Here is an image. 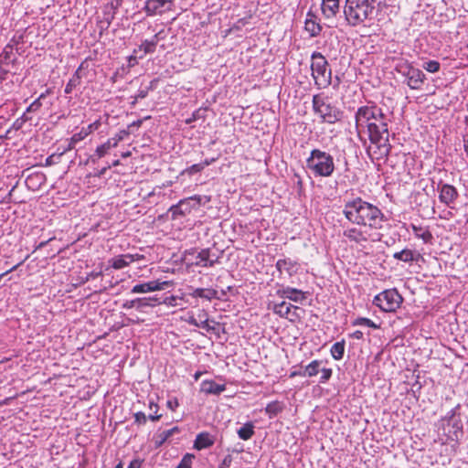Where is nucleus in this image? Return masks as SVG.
<instances>
[{"label":"nucleus","instance_id":"obj_50","mask_svg":"<svg viewBox=\"0 0 468 468\" xmlns=\"http://www.w3.org/2000/svg\"><path fill=\"white\" fill-rule=\"evenodd\" d=\"M232 463V457L231 455H227L224 457L220 464L218 465V468H229Z\"/></svg>","mask_w":468,"mask_h":468},{"label":"nucleus","instance_id":"obj_59","mask_svg":"<svg viewBox=\"0 0 468 468\" xmlns=\"http://www.w3.org/2000/svg\"><path fill=\"white\" fill-rule=\"evenodd\" d=\"M363 335H363V332H361V331H359V330L355 331V332L351 335V336H352L353 338H356V339H362V338H363Z\"/></svg>","mask_w":468,"mask_h":468},{"label":"nucleus","instance_id":"obj_33","mask_svg":"<svg viewBox=\"0 0 468 468\" xmlns=\"http://www.w3.org/2000/svg\"><path fill=\"white\" fill-rule=\"evenodd\" d=\"M177 432H179V429L177 427H174L172 429L165 430V431H162L161 433H159L156 436V439L154 441L155 446L156 447L162 446L166 441H168V439L173 434L177 433Z\"/></svg>","mask_w":468,"mask_h":468},{"label":"nucleus","instance_id":"obj_48","mask_svg":"<svg viewBox=\"0 0 468 468\" xmlns=\"http://www.w3.org/2000/svg\"><path fill=\"white\" fill-rule=\"evenodd\" d=\"M178 406L179 402L176 398H171L166 402V407L172 411H175L178 408Z\"/></svg>","mask_w":468,"mask_h":468},{"label":"nucleus","instance_id":"obj_16","mask_svg":"<svg viewBox=\"0 0 468 468\" xmlns=\"http://www.w3.org/2000/svg\"><path fill=\"white\" fill-rule=\"evenodd\" d=\"M159 41L158 34L154 35L151 39H145L142 44L133 49V53L139 55V58H143L146 54L154 53Z\"/></svg>","mask_w":468,"mask_h":468},{"label":"nucleus","instance_id":"obj_15","mask_svg":"<svg viewBox=\"0 0 468 468\" xmlns=\"http://www.w3.org/2000/svg\"><path fill=\"white\" fill-rule=\"evenodd\" d=\"M308 169L314 176H322V151L313 150L311 156L306 161Z\"/></svg>","mask_w":468,"mask_h":468},{"label":"nucleus","instance_id":"obj_14","mask_svg":"<svg viewBox=\"0 0 468 468\" xmlns=\"http://www.w3.org/2000/svg\"><path fill=\"white\" fill-rule=\"evenodd\" d=\"M169 284L168 282H160L158 280L150 281L144 283H140L134 285L131 292L132 293H146L155 291H161L164 290L167 285Z\"/></svg>","mask_w":468,"mask_h":468},{"label":"nucleus","instance_id":"obj_1","mask_svg":"<svg viewBox=\"0 0 468 468\" xmlns=\"http://www.w3.org/2000/svg\"><path fill=\"white\" fill-rule=\"evenodd\" d=\"M343 213L353 224L363 225L374 229H380L385 221L381 210L360 197H356L345 205Z\"/></svg>","mask_w":468,"mask_h":468},{"label":"nucleus","instance_id":"obj_22","mask_svg":"<svg viewBox=\"0 0 468 468\" xmlns=\"http://www.w3.org/2000/svg\"><path fill=\"white\" fill-rule=\"evenodd\" d=\"M344 237H346L349 241L356 242V244H362L367 241V237L366 234L359 229L356 228H348L344 230Z\"/></svg>","mask_w":468,"mask_h":468},{"label":"nucleus","instance_id":"obj_32","mask_svg":"<svg viewBox=\"0 0 468 468\" xmlns=\"http://www.w3.org/2000/svg\"><path fill=\"white\" fill-rule=\"evenodd\" d=\"M85 139V133L84 132H79L74 133L69 139L68 145L59 153V155H63L65 153L72 150L75 145L80 143V141Z\"/></svg>","mask_w":468,"mask_h":468},{"label":"nucleus","instance_id":"obj_11","mask_svg":"<svg viewBox=\"0 0 468 468\" xmlns=\"http://www.w3.org/2000/svg\"><path fill=\"white\" fill-rule=\"evenodd\" d=\"M175 0H147L144 5V11L148 16H155L170 11L174 5Z\"/></svg>","mask_w":468,"mask_h":468},{"label":"nucleus","instance_id":"obj_27","mask_svg":"<svg viewBox=\"0 0 468 468\" xmlns=\"http://www.w3.org/2000/svg\"><path fill=\"white\" fill-rule=\"evenodd\" d=\"M341 114L337 108L324 103V122L334 123L340 119Z\"/></svg>","mask_w":468,"mask_h":468},{"label":"nucleus","instance_id":"obj_25","mask_svg":"<svg viewBox=\"0 0 468 468\" xmlns=\"http://www.w3.org/2000/svg\"><path fill=\"white\" fill-rule=\"evenodd\" d=\"M420 254L410 249H404L400 251L395 252L393 258L395 260L410 263L418 260Z\"/></svg>","mask_w":468,"mask_h":468},{"label":"nucleus","instance_id":"obj_54","mask_svg":"<svg viewBox=\"0 0 468 468\" xmlns=\"http://www.w3.org/2000/svg\"><path fill=\"white\" fill-rule=\"evenodd\" d=\"M9 69L0 64V83L5 80Z\"/></svg>","mask_w":468,"mask_h":468},{"label":"nucleus","instance_id":"obj_17","mask_svg":"<svg viewBox=\"0 0 468 468\" xmlns=\"http://www.w3.org/2000/svg\"><path fill=\"white\" fill-rule=\"evenodd\" d=\"M218 262V257L211 254L209 249L201 250L196 256L195 264L202 267H212Z\"/></svg>","mask_w":468,"mask_h":468},{"label":"nucleus","instance_id":"obj_21","mask_svg":"<svg viewBox=\"0 0 468 468\" xmlns=\"http://www.w3.org/2000/svg\"><path fill=\"white\" fill-rule=\"evenodd\" d=\"M215 443V437L208 432H200L194 441V448L200 451L211 447Z\"/></svg>","mask_w":468,"mask_h":468},{"label":"nucleus","instance_id":"obj_56","mask_svg":"<svg viewBox=\"0 0 468 468\" xmlns=\"http://www.w3.org/2000/svg\"><path fill=\"white\" fill-rule=\"evenodd\" d=\"M197 327H200V328L205 329L207 331H209L211 329V327L209 326L207 319L200 320L198 322V324H197Z\"/></svg>","mask_w":468,"mask_h":468},{"label":"nucleus","instance_id":"obj_30","mask_svg":"<svg viewBox=\"0 0 468 468\" xmlns=\"http://www.w3.org/2000/svg\"><path fill=\"white\" fill-rule=\"evenodd\" d=\"M237 433H238V436L239 439H241L243 441L250 440L254 434L253 423L250 421L245 423L237 431Z\"/></svg>","mask_w":468,"mask_h":468},{"label":"nucleus","instance_id":"obj_53","mask_svg":"<svg viewBox=\"0 0 468 468\" xmlns=\"http://www.w3.org/2000/svg\"><path fill=\"white\" fill-rule=\"evenodd\" d=\"M266 412L269 414H276L278 412L277 404L276 403H270L267 405L265 409Z\"/></svg>","mask_w":468,"mask_h":468},{"label":"nucleus","instance_id":"obj_43","mask_svg":"<svg viewBox=\"0 0 468 468\" xmlns=\"http://www.w3.org/2000/svg\"><path fill=\"white\" fill-rule=\"evenodd\" d=\"M203 169L204 168H203L201 163L195 164V165H192L191 166L187 167L186 169H185L183 171V174H187L189 176H192L194 174L201 172Z\"/></svg>","mask_w":468,"mask_h":468},{"label":"nucleus","instance_id":"obj_63","mask_svg":"<svg viewBox=\"0 0 468 468\" xmlns=\"http://www.w3.org/2000/svg\"><path fill=\"white\" fill-rule=\"evenodd\" d=\"M186 322L191 324V325H194V326H197L198 324V321L194 317V316H190Z\"/></svg>","mask_w":468,"mask_h":468},{"label":"nucleus","instance_id":"obj_44","mask_svg":"<svg viewBox=\"0 0 468 468\" xmlns=\"http://www.w3.org/2000/svg\"><path fill=\"white\" fill-rule=\"evenodd\" d=\"M133 418L134 423H136L137 425H144L148 419V417L143 411H138L134 413Z\"/></svg>","mask_w":468,"mask_h":468},{"label":"nucleus","instance_id":"obj_45","mask_svg":"<svg viewBox=\"0 0 468 468\" xmlns=\"http://www.w3.org/2000/svg\"><path fill=\"white\" fill-rule=\"evenodd\" d=\"M42 107V101L37 98L26 110V112H36Z\"/></svg>","mask_w":468,"mask_h":468},{"label":"nucleus","instance_id":"obj_3","mask_svg":"<svg viewBox=\"0 0 468 468\" xmlns=\"http://www.w3.org/2000/svg\"><path fill=\"white\" fill-rule=\"evenodd\" d=\"M377 0H346L344 14L351 26H357L371 19Z\"/></svg>","mask_w":468,"mask_h":468},{"label":"nucleus","instance_id":"obj_62","mask_svg":"<svg viewBox=\"0 0 468 468\" xmlns=\"http://www.w3.org/2000/svg\"><path fill=\"white\" fill-rule=\"evenodd\" d=\"M125 308H132V307H137V304H136V302H135V299L134 300H132V301H129V302H126L123 305Z\"/></svg>","mask_w":468,"mask_h":468},{"label":"nucleus","instance_id":"obj_31","mask_svg":"<svg viewBox=\"0 0 468 468\" xmlns=\"http://www.w3.org/2000/svg\"><path fill=\"white\" fill-rule=\"evenodd\" d=\"M314 16L310 13L305 20L304 28L311 36H315L320 33L322 27L319 23H316L314 19Z\"/></svg>","mask_w":468,"mask_h":468},{"label":"nucleus","instance_id":"obj_57","mask_svg":"<svg viewBox=\"0 0 468 468\" xmlns=\"http://www.w3.org/2000/svg\"><path fill=\"white\" fill-rule=\"evenodd\" d=\"M37 179V180H42L43 179V175H36V176H29L26 182L28 184L30 181L34 180V179Z\"/></svg>","mask_w":468,"mask_h":468},{"label":"nucleus","instance_id":"obj_23","mask_svg":"<svg viewBox=\"0 0 468 468\" xmlns=\"http://www.w3.org/2000/svg\"><path fill=\"white\" fill-rule=\"evenodd\" d=\"M16 61V58L14 54L13 46L7 44L0 53V64L8 68L9 65H14Z\"/></svg>","mask_w":468,"mask_h":468},{"label":"nucleus","instance_id":"obj_19","mask_svg":"<svg viewBox=\"0 0 468 468\" xmlns=\"http://www.w3.org/2000/svg\"><path fill=\"white\" fill-rule=\"evenodd\" d=\"M119 142L120 138H110L102 144L97 146L95 154L90 157L91 161L95 163L97 159L103 157L110 149L116 147Z\"/></svg>","mask_w":468,"mask_h":468},{"label":"nucleus","instance_id":"obj_20","mask_svg":"<svg viewBox=\"0 0 468 468\" xmlns=\"http://www.w3.org/2000/svg\"><path fill=\"white\" fill-rule=\"evenodd\" d=\"M200 390L207 395H219L226 390V385L218 384L213 380H204L201 382Z\"/></svg>","mask_w":468,"mask_h":468},{"label":"nucleus","instance_id":"obj_64","mask_svg":"<svg viewBox=\"0 0 468 468\" xmlns=\"http://www.w3.org/2000/svg\"><path fill=\"white\" fill-rule=\"evenodd\" d=\"M214 161H215V159H214V158H211V159H205V160L201 163V165H202L203 168H205L206 166L210 165Z\"/></svg>","mask_w":468,"mask_h":468},{"label":"nucleus","instance_id":"obj_2","mask_svg":"<svg viewBox=\"0 0 468 468\" xmlns=\"http://www.w3.org/2000/svg\"><path fill=\"white\" fill-rule=\"evenodd\" d=\"M388 121L380 108V116H377L376 121H371L367 127L370 141L367 152L371 160H381L389 154L391 144H389Z\"/></svg>","mask_w":468,"mask_h":468},{"label":"nucleus","instance_id":"obj_6","mask_svg":"<svg viewBox=\"0 0 468 468\" xmlns=\"http://www.w3.org/2000/svg\"><path fill=\"white\" fill-rule=\"evenodd\" d=\"M403 301L396 289L385 290L375 296L373 303L383 312H395Z\"/></svg>","mask_w":468,"mask_h":468},{"label":"nucleus","instance_id":"obj_26","mask_svg":"<svg viewBox=\"0 0 468 468\" xmlns=\"http://www.w3.org/2000/svg\"><path fill=\"white\" fill-rule=\"evenodd\" d=\"M193 298H203L208 301L218 298V292L212 288H197L189 293Z\"/></svg>","mask_w":468,"mask_h":468},{"label":"nucleus","instance_id":"obj_18","mask_svg":"<svg viewBox=\"0 0 468 468\" xmlns=\"http://www.w3.org/2000/svg\"><path fill=\"white\" fill-rule=\"evenodd\" d=\"M345 157L342 154H338L335 157L332 154H326L324 152V176H329L333 174L335 165H338Z\"/></svg>","mask_w":468,"mask_h":468},{"label":"nucleus","instance_id":"obj_13","mask_svg":"<svg viewBox=\"0 0 468 468\" xmlns=\"http://www.w3.org/2000/svg\"><path fill=\"white\" fill-rule=\"evenodd\" d=\"M276 294L284 301H290L295 303H302L305 299L303 291L289 286L278 289Z\"/></svg>","mask_w":468,"mask_h":468},{"label":"nucleus","instance_id":"obj_38","mask_svg":"<svg viewBox=\"0 0 468 468\" xmlns=\"http://www.w3.org/2000/svg\"><path fill=\"white\" fill-rule=\"evenodd\" d=\"M158 408H159L158 405L156 403H154L153 400H151L149 402V409L151 411H153V413L149 414V416H148V419L150 420L156 421L161 419L162 415L157 414Z\"/></svg>","mask_w":468,"mask_h":468},{"label":"nucleus","instance_id":"obj_42","mask_svg":"<svg viewBox=\"0 0 468 468\" xmlns=\"http://www.w3.org/2000/svg\"><path fill=\"white\" fill-rule=\"evenodd\" d=\"M100 126H101V122L100 121H95L92 123L89 124L87 127H83L80 130V132H84L85 133V138H86L93 131L99 129Z\"/></svg>","mask_w":468,"mask_h":468},{"label":"nucleus","instance_id":"obj_39","mask_svg":"<svg viewBox=\"0 0 468 468\" xmlns=\"http://www.w3.org/2000/svg\"><path fill=\"white\" fill-rule=\"evenodd\" d=\"M195 456L190 453H186L179 463L176 468H192V462Z\"/></svg>","mask_w":468,"mask_h":468},{"label":"nucleus","instance_id":"obj_34","mask_svg":"<svg viewBox=\"0 0 468 468\" xmlns=\"http://www.w3.org/2000/svg\"><path fill=\"white\" fill-rule=\"evenodd\" d=\"M344 352H345V342L344 341L335 343L331 346V349H330V353L335 360L342 359L343 356H344Z\"/></svg>","mask_w":468,"mask_h":468},{"label":"nucleus","instance_id":"obj_4","mask_svg":"<svg viewBox=\"0 0 468 468\" xmlns=\"http://www.w3.org/2000/svg\"><path fill=\"white\" fill-rule=\"evenodd\" d=\"M210 201V196L194 195L180 199L176 204L172 205L168 209V213H170L172 220H176L179 218L190 214L194 210H197L201 206H205Z\"/></svg>","mask_w":468,"mask_h":468},{"label":"nucleus","instance_id":"obj_47","mask_svg":"<svg viewBox=\"0 0 468 468\" xmlns=\"http://www.w3.org/2000/svg\"><path fill=\"white\" fill-rule=\"evenodd\" d=\"M289 265H291V264L286 260H279L276 263L277 269L280 271H290Z\"/></svg>","mask_w":468,"mask_h":468},{"label":"nucleus","instance_id":"obj_36","mask_svg":"<svg viewBox=\"0 0 468 468\" xmlns=\"http://www.w3.org/2000/svg\"><path fill=\"white\" fill-rule=\"evenodd\" d=\"M319 366L320 363L317 360H314L305 367L304 375L309 377L315 376L319 372Z\"/></svg>","mask_w":468,"mask_h":468},{"label":"nucleus","instance_id":"obj_58","mask_svg":"<svg viewBox=\"0 0 468 468\" xmlns=\"http://www.w3.org/2000/svg\"><path fill=\"white\" fill-rule=\"evenodd\" d=\"M52 90L51 89H47L44 92H42L37 98L39 100H44L48 95L51 94Z\"/></svg>","mask_w":468,"mask_h":468},{"label":"nucleus","instance_id":"obj_28","mask_svg":"<svg viewBox=\"0 0 468 468\" xmlns=\"http://www.w3.org/2000/svg\"><path fill=\"white\" fill-rule=\"evenodd\" d=\"M411 229L415 237L422 239L424 243H431L433 239L431 232L427 228L411 224Z\"/></svg>","mask_w":468,"mask_h":468},{"label":"nucleus","instance_id":"obj_41","mask_svg":"<svg viewBox=\"0 0 468 468\" xmlns=\"http://www.w3.org/2000/svg\"><path fill=\"white\" fill-rule=\"evenodd\" d=\"M152 89V85L146 86L144 88H140L137 91V93L134 96V100L133 101L132 104H135L137 100L139 99H144L147 95L149 90Z\"/></svg>","mask_w":468,"mask_h":468},{"label":"nucleus","instance_id":"obj_8","mask_svg":"<svg viewBox=\"0 0 468 468\" xmlns=\"http://www.w3.org/2000/svg\"><path fill=\"white\" fill-rule=\"evenodd\" d=\"M398 72L402 74L407 80V85L411 90L420 89L425 80V74L419 69L405 62L397 67Z\"/></svg>","mask_w":468,"mask_h":468},{"label":"nucleus","instance_id":"obj_12","mask_svg":"<svg viewBox=\"0 0 468 468\" xmlns=\"http://www.w3.org/2000/svg\"><path fill=\"white\" fill-rule=\"evenodd\" d=\"M144 259V256L141 254H122L112 258L109 260V264L114 270H121L127 266H129L132 262L138 261Z\"/></svg>","mask_w":468,"mask_h":468},{"label":"nucleus","instance_id":"obj_5","mask_svg":"<svg viewBox=\"0 0 468 468\" xmlns=\"http://www.w3.org/2000/svg\"><path fill=\"white\" fill-rule=\"evenodd\" d=\"M440 423L443 435L447 440L458 441L463 435V422L460 415L456 413V409L451 410L445 417H443Z\"/></svg>","mask_w":468,"mask_h":468},{"label":"nucleus","instance_id":"obj_37","mask_svg":"<svg viewBox=\"0 0 468 468\" xmlns=\"http://www.w3.org/2000/svg\"><path fill=\"white\" fill-rule=\"evenodd\" d=\"M352 324L354 325H367L368 327H371V328H378V326L370 319L368 318H365V317H358L356 319H355Z\"/></svg>","mask_w":468,"mask_h":468},{"label":"nucleus","instance_id":"obj_40","mask_svg":"<svg viewBox=\"0 0 468 468\" xmlns=\"http://www.w3.org/2000/svg\"><path fill=\"white\" fill-rule=\"evenodd\" d=\"M440 67V63L437 60H429L423 65V69L431 73L438 72Z\"/></svg>","mask_w":468,"mask_h":468},{"label":"nucleus","instance_id":"obj_35","mask_svg":"<svg viewBox=\"0 0 468 468\" xmlns=\"http://www.w3.org/2000/svg\"><path fill=\"white\" fill-rule=\"evenodd\" d=\"M137 308L156 305L158 299L156 297H144L135 299Z\"/></svg>","mask_w":468,"mask_h":468},{"label":"nucleus","instance_id":"obj_61","mask_svg":"<svg viewBox=\"0 0 468 468\" xmlns=\"http://www.w3.org/2000/svg\"><path fill=\"white\" fill-rule=\"evenodd\" d=\"M331 375H332V369L324 368V371H323L324 380L328 379L331 377Z\"/></svg>","mask_w":468,"mask_h":468},{"label":"nucleus","instance_id":"obj_7","mask_svg":"<svg viewBox=\"0 0 468 468\" xmlns=\"http://www.w3.org/2000/svg\"><path fill=\"white\" fill-rule=\"evenodd\" d=\"M377 116H380V108L376 104L359 107L355 115L357 134H360L361 128H367L371 121H376Z\"/></svg>","mask_w":468,"mask_h":468},{"label":"nucleus","instance_id":"obj_10","mask_svg":"<svg viewBox=\"0 0 468 468\" xmlns=\"http://www.w3.org/2000/svg\"><path fill=\"white\" fill-rule=\"evenodd\" d=\"M437 190L440 202L449 208H454V204L459 197L456 187L452 185L440 182Z\"/></svg>","mask_w":468,"mask_h":468},{"label":"nucleus","instance_id":"obj_46","mask_svg":"<svg viewBox=\"0 0 468 468\" xmlns=\"http://www.w3.org/2000/svg\"><path fill=\"white\" fill-rule=\"evenodd\" d=\"M312 71H313V77L315 80V82L317 83V80L320 75H322V66L319 63H313L312 64Z\"/></svg>","mask_w":468,"mask_h":468},{"label":"nucleus","instance_id":"obj_51","mask_svg":"<svg viewBox=\"0 0 468 468\" xmlns=\"http://www.w3.org/2000/svg\"><path fill=\"white\" fill-rule=\"evenodd\" d=\"M164 303L168 306H177V298L174 295L166 297Z\"/></svg>","mask_w":468,"mask_h":468},{"label":"nucleus","instance_id":"obj_60","mask_svg":"<svg viewBox=\"0 0 468 468\" xmlns=\"http://www.w3.org/2000/svg\"><path fill=\"white\" fill-rule=\"evenodd\" d=\"M110 167H111V166H110V165H108V166H105V167H103V168L100 169V170L95 174V176H99V177L102 176L107 172V170H108Z\"/></svg>","mask_w":468,"mask_h":468},{"label":"nucleus","instance_id":"obj_24","mask_svg":"<svg viewBox=\"0 0 468 468\" xmlns=\"http://www.w3.org/2000/svg\"><path fill=\"white\" fill-rule=\"evenodd\" d=\"M84 63L82 62L79 68L76 69L72 77L69 79L68 83L65 86L64 92L66 94H70L74 89L80 85L81 82V69L83 68Z\"/></svg>","mask_w":468,"mask_h":468},{"label":"nucleus","instance_id":"obj_55","mask_svg":"<svg viewBox=\"0 0 468 468\" xmlns=\"http://www.w3.org/2000/svg\"><path fill=\"white\" fill-rule=\"evenodd\" d=\"M139 55L133 52V54L128 58L129 66L133 67L138 63Z\"/></svg>","mask_w":468,"mask_h":468},{"label":"nucleus","instance_id":"obj_49","mask_svg":"<svg viewBox=\"0 0 468 468\" xmlns=\"http://www.w3.org/2000/svg\"><path fill=\"white\" fill-rule=\"evenodd\" d=\"M61 155H59V153L58 154H51L46 159V165H52L58 163V160L59 159Z\"/></svg>","mask_w":468,"mask_h":468},{"label":"nucleus","instance_id":"obj_9","mask_svg":"<svg viewBox=\"0 0 468 468\" xmlns=\"http://www.w3.org/2000/svg\"><path fill=\"white\" fill-rule=\"evenodd\" d=\"M269 309L272 310V312L279 316L286 318L290 321H294L300 318L299 312L301 309L293 303H291L290 302L284 301L282 299L281 302L271 303L269 304Z\"/></svg>","mask_w":468,"mask_h":468},{"label":"nucleus","instance_id":"obj_29","mask_svg":"<svg viewBox=\"0 0 468 468\" xmlns=\"http://www.w3.org/2000/svg\"><path fill=\"white\" fill-rule=\"evenodd\" d=\"M339 0H324V16L327 18L339 13Z\"/></svg>","mask_w":468,"mask_h":468},{"label":"nucleus","instance_id":"obj_52","mask_svg":"<svg viewBox=\"0 0 468 468\" xmlns=\"http://www.w3.org/2000/svg\"><path fill=\"white\" fill-rule=\"evenodd\" d=\"M313 102H314V109L316 112H319L321 107H322V101H321L320 96L319 95H314Z\"/></svg>","mask_w":468,"mask_h":468}]
</instances>
